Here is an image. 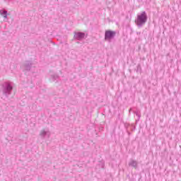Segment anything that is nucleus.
Returning <instances> with one entry per match:
<instances>
[{
	"label": "nucleus",
	"instance_id": "obj_5",
	"mask_svg": "<svg viewBox=\"0 0 181 181\" xmlns=\"http://www.w3.org/2000/svg\"><path fill=\"white\" fill-rule=\"evenodd\" d=\"M8 90H12V87L8 86Z\"/></svg>",
	"mask_w": 181,
	"mask_h": 181
},
{
	"label": "nucleus",
	"instance_id": "obj_4",
	"mask_svg": "<svg viewBox=\"0 0 181 181\" xmlns=\"http://www.w3.org/2000/svg\"><path fill=\"white\" fill-rule=\"evenodd\" d=\"M1 16H3V18H4L5 19H6V18H8L7 12L5 11H1Z\"/></svg>",
	"mask_w": 181,
	"mask_h": 181
},
{
	"label": "nucleus",
	"instance_id": "obj_1",
	"mask_svg": "<svg viewBox=\"0 0 181 181\" xmlns=\"http://www.w3.org/2000/svg\"><path fill=\"white\" fill-rule=\"evenodd\" d=\"M146 21H148V16L145 11H142L137 16V18L135 22L138 26H141V25H144Z\"/></svg>",
	"mask_w": 181,
	"mask_h": 181
},
{
	"label": "nucleus",
	"instance_id": "obj_3",
	"mask_svg": "<svg viewBox=\"0 0 181 181\" xmlns=\"http://www.w3.org/2000/svg\"><path fill=\"white\" fill-rule=\"evenodd\" d=\"M84 36H86V34H84V33H76L75 34V37H76V39H84Z\"/></svg>",
	"mask_w": 181,
	"mask_h": 181
},
{
	"label": "nucleus",
	"instance_id": "obj_2",
	"mask_svg": "<svg viewBox=\"0 0 181 181\" xmlns=\"http://www.w3.org/2000/svg\"><path fill=\"white\" fill-rule=\"evenodd\" d=\"M115 36V32L111 30H107L105 34V40H110V39H112Z\"/></svg>",
	"mask_w": 181,
	"mask_h": 181
}]
</instances>
